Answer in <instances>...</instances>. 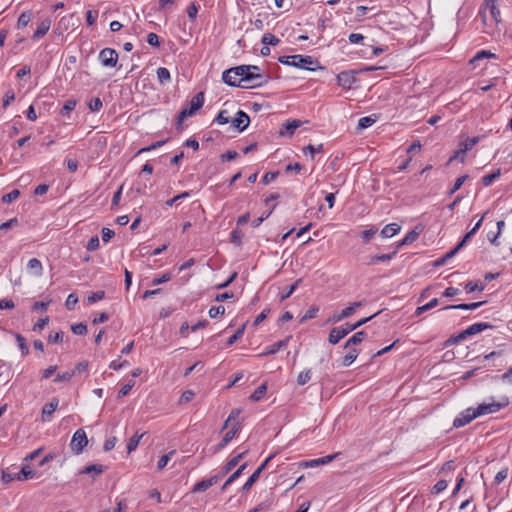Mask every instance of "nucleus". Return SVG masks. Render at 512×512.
<instances>
[{"instance_id": "f257e3e1", "label": "nucleus", "mask_w": 512, "mask_h": 512, "mask_svg": "<svg viewBox=\"0 0 512 512\" xmlns=\"http://www.w3.org/2000/svg\"><path fill=\"white\" fill-rule=\"evenodd\" d=\"M203 104V92H199L195 96H193L192 99L186 104V106L183 107L179 112L175 123L176 129L180 130L182 128V123L184 122V120L188 117L194 116L197 113V111L203 106Z\"/></svg>"}, {"instance_id": "f03ea898", "label": "nucleus", "mask_w": 512, "mask_h": 512, "mask_svg": "<svg viewBox=\"0 0 512 512\" xmlns=\"http://www.w3.org/2000/svg\"><path fill=\"white\" fill-rule=\"evenodd\" d=\"M247 71H249L247 65H241L230 69H226V85L249 88L247 83H245L244 79V76H246Z\"/></svg>"}, {"instance_id": "7ed1b4c3", "label": "nucleus", "mask_w": 512, "mask_h": 512, "mask_svg": "<svg viewBox=\"0 0 512 512\" xmlns=\"http://www.w3.org/2000/svg\"><path fill=\"white\" fill-rule=\"evenodd\" d=\"M509 399L507 397H502L500 401L496 402L492 400L489 403H482L478 405L477 408H474V412L476 417L487 415L491 413L498 412L499 410L507 407L509 405Z\"/></svg>"}, {"instance_id": "20e7f679", "label": "nucleus", "mask_w": 512, "mask_h": 512, "mask_svg": "<svg viewBox=\"0 0 512 512\" xmlns=\"http://www.w3.org/2000/svg\"><path fill=\"white\" fill-rule=\"evenodd\" d=\"M249 71L246 72V76H244L245 83L249 86V88L261 87L266 85L269 81L268 76H263L259 73V67L254 65H247Z\"/></svg>"}, {"instance_id": "39448f33", "label": "nucleus", "mask_w": 512, "mask_h": 512, "mask_svg": "<svg viewBox=\"0 0 512 512\" xmlns=\"http://www.w3.org/2000/svg\"><path fill=\"white\" fill-rule=\"evenodd\" d=\"M493 326L488 323H474L467 327L465 330H463L461 333H459L455 338H452L451 341L454 343L460 342L464 339H466L468 336H472L475 334H478L486 329H490Z\"/></svg>"}, {"instance_id": "423d86ee", "label": "nucleus", "mask_w": 512, "mask_h": 512, "mask_svg": "<svg viewBox=\"0 0 512 512\" xmlns=\"http://www.w3.org/2000/svg\"><path fill=\"white\" fill-rule=\"evenodd\" d=\"M88 444L86 433L83 429H78L72 437L70 442L71 450L74 454L79 455L83 452L85 446Z\"/></svg>"}, {"instance_id": "0eeeda50", "label": "nucleus", "mask_w": 512, "mask_h": 512, "mask_svg": "<svg viewBox=\"0 0 512 512\" xmlns=\"http://www.w3.org/2000/svg\"><path fill=\"white\" fill-rule=\"evenodd\" d=\"M352 331L353 327L349 323H345L340 327H334L329 333V342L335 345Z\"/></svg>"}, {"instance_id": "6e6552de", "label": "nucleus", "mask_w": 512, "mask_h": 512, "mask_svg": "<svg viewBox=\"0 0 512 512\" xmlns=\"http://www.w3.org/2000/svg\"><path fill=\"white\" fill-rule=\"evenodd\" d=\"M99 60L105 67H115L118 61V53L112 48H104L99 53Z\"/></svg>"}, {"instance_id": "1a4fd4ad", "label": "nucleus", "mask_w": 512, "mask_h": 512, "mask_svg": "<svg viewBox=\"0 0 512 512\" xmlns=\"http://www.w3.org/2000/svg\"><path fill=\"white\" fill-rule=\"evenodd\" d=\"M249 123V116L244 111L239 110L236 117L231 120V127L237 132H242L248 127Z\"/></svg>"}, {"instance_id": "9d476101", "label": "nucleus", "mask_w": 512, "mask_h": 512, "mask_svg": "<svg viewBox=\"0 0 512 512\" xmlns=\"http://www.w3.org/2000/svg\"><path fill=\"white\" fill-rule=\"evenodd\" d=\"M476 414L474 412V408L470 407L464 410L458 417H456L453 421V426L456 428L463 427L469 424L472 420H474Z\"/></svg>"}, {"instance_id": "9b49d317", "label": "nucleus", "mask_w": 512, "mask_h": 512, "mask_svg": "<svg viewBox=\"0 0 512 512\" xmlns=\"http://www.w3.org/2000/svg\"><path fill=\"white\" fill-rule=\"evenodd\" d=\"M290 63H291V66H294L297 68L313 70V68H311L310 66L315 64V61L311 56L292 55Z\"/></svg>"}, {"instance_id": "f8f14e48", "label": "nucleus", "mask_w": 512, "mask_h": 512, "mask_svg": "<svg viewBox=\"0 0 512 512\" xmlns=\"http://www.w3.org/2000/svg\"><path fill=\"white\" fill-rule=\"evenodd\" d=\"M355 81L356 78L352 72L343 71L337 75V83L344 89H350Z\"/></svg>"}, {"instance_id": "ddd939ff", "label": "nucleus", "mask_w": 512, "mask_h": 512, "mask_svg": "<svg viewBox=\"0 0 512 512\" xmlns=\"http://www.w3.org/2000/svg\"><path fill=\"white\" fill-rule=\"evenodd\" d=\"M291 339V336L286 337L283 340H280L278 342H275L272 345L267 346L264 351L260 354V356H268V355H274L281 349L285 348L288 345L289 340Z\"/></svg>"}, {"instance_id": "4468645a", "label": "nucleus", "mask_w": 512, "mask_h": 512, "mask_svg": "<svg viewBox=\"0 0 512 512\" xmlns=\"http://www.w3.org/2000/svg\"><path fill=\"white\" fill-rule=\"evenodd\" d=\"M272 455L269 456L255 471L254 473L249 477V479L245 482V484L243 485L242 489L243 490H249L252 485L257 481V479L259 478L261 472L265 469L266 465L268 464V462L272 459Z\"/></svg>"}, {"instance_id": "2eb2a0df", "label": "nucleus", "mask_w": 512, "mask_h": 512, "mask_svg": "<svg viewBox=\"0 0 512 512\" xmlns=\"http://www.w3.org/2000/svg\"><path fill=\"white\" fill-rule=\"evenodd\" d=\"M218 480H219V476L218 475H215V476H212V477H210L208 479L202 480V481L196 483L193 486L192 492H194V493L205 492L211 486L216 484L218 482Z\"/></svg>"}, {"instance_id": "dca6fc26", "label": "nucleus", "mask_w": 512, "mask_h": 512, "mask_svg": "<svg viewBox=\"0 0 512 512\" xmlns=\"http://www.w3.org/2000/svg\"><path fill=\"white\" fill-rule=\"evenodd\" d=\"M105 470V466L101 465V464H92V465H88L84 468H82L80 471H79V474L83 475V474H86V475H90L92 478H95L97 476H99L100 474H102Z\"/></svg>"}, {"instance_id": "f3484780", "label": "nucleus", "mask_w": 512, "mask_h": 512, "mask_svg": "<svg viewBox=\"0 0 512 512\" xmlns=\"http://www.w3.org/2000/svg\"><path fill=\"white\" fill-rule=\"evenodd\" d=\"M59 405V399L53 398L49 403H46L42 409L43 421L49 420Z\"/></svg>"}, {"instance_id": "a211bd4d", "label": "nucleus", "mask_w": 512, "mask_h": 512, "mask_svg": "<svg viewBox=\"0 0 512 512\" xmlns=\"http://www.w3.org/2000/svg\"><path fill=\"white\" fill-rule=\"evenodd\" d=\"M51 20L49 18L44 19L37 27L36 31L32 35V39L38 40L42 38L50 29Z\"/></svg>"}, {"instance_id": "6ab92c4d", "label": "nucleus", "mask_w": 512, "mask_h": 512, "mask_svg": "<svg viewBox=\"0 0 512 512\" xmlns=\"http://www.w3.org/2000/svg\"><path fill=\"white\" fill-rule=\"evenodd\" d=\"M478 142H479V137H472V138H468L465 141L460 143V145H459L460 152H462L461 162H464L465 154L468 151H470Z\"/></svg>"}, {"instance_id": "aec40b11", "label": "nucleus", "mask_w": 512, "mask_h": 512, "mask_svg": "<svg viewBox=\"0 0 512 512\" xmlns=\"http://www.w3.org/2000/svg\"><path fill=\"white\" fill-rule=\"evenodd\" d=\"M301 124L302 123L300 120L288 121L282 125L280 134L291 136L295 132V130L301 126Z\"/></svg>"}, {"instance_id": "412c9836", "label": "nucleus", "mask_w": 512, "mask_h": 512, "mask_svg": "<svg viewBox=\"0 0 512 512\" xmlns=\"http://www.w3.org/2000/svg\"><path fill=\"white\" fill-rule=\"evenodd\" d=\"M401 227L397 223H390L386 225L380 232L383 238H391L400 231Z\"/></svg>"}, {"instance_id": "4be33fe9", "label": "nucleus", "mask_w": 512, "mask_h": 512, "mask_svg": "<svg viewBox=\"0 0 512 512\" xmlns=\"http://www.w3.org/2000/svg\"><path fill=\"white\" fill-rule=\"evenodd\" d=\"M336 456H337V454H333V455H328V456H325V457H322V458L309 460V461H306L304 463V465L306 467H316V466H319V465L328 464L332 460H334L336 458Z\"/></svg>"}, {"instance_id": "5701e85b", "label": "nucleus", "mask_w": 512, "mask_h": 512, "mask_svg": "<svg viewBox=\"0 0 512 512\" xmlns=\"http://www.w3.org/2000/svg\"><path fill=\"white\" fill-rule=\"evenodd\" d=\"M397 254V249H395L392 253L390 254H381V255H374V256H371L369 261H368V265H374V264H377L379 262H388L390 261L391 259H393V257Z\"/></svg>"}, {"instance_id": "b1692460", "label": "nucleus", "mask_w": 512, "mask_h": 512, "mask_svg": "<svg viewBox=\"0 0 512 512\" xmlns=\"http://www.w3.org/2000/svg\"><path fill=\"white\" fill-rule=\"evenodd\" d=\"M247 453V450H242L238 452L236 455L232 456L227 462H226V473L235 468L240 460L243 458V456Z\"/></svg>"}, {"instance_id": "393cba45", "label": "nucleus", "mask_w": 512, "mask_h": 512, "mask_svg": "<svg viewBox=\"0 0 512 512\" xmlns=\"http://www.w3.org/2000/svg\"><path fill=\"white\" fill-rule=\"evenodd\" d=\"M28 269L35 275V276H41L42 275V264L40 260L37 258H32L28 261L27 264Z\"/></svg>"}, {"instance_id": "a878e982", "label": "nucleus", "mask_w": 512, "mask_h": 512, "mask_svg": "<svg viewBox=\"0 0 512 512\" xmlns=\"http://www.w3.org/2000/svg\"><path fill=\"white\" fill-rule=\"evenodd\" d=\"M244 417L242 416L241 409H234L230 412L228 418H226V429H228L229 425L235 423L237 421L243 422Z\"/></svg>"}, {"instance_id": "bb28decb", "label": "nucleus", "mask_w": 512, "mask_h": 512, "mask_svg": "<svg viewBox=\"0 0 512 512\" xmlns=\"http://www.w3.org/2000/svg\"><path fill=\"white\" fill-rule=\"evenodd\" d=\"M17 480L24 481L28 479H32L35 475V472L28 466L24 465L19 472H17Z\"/></svg>"}, {"instance_id": "cd10ccee", "label": "nucleus", "mask_w": 512, "mask_h": 512, "mask_svg": "<svg viewBox=\"0 0 512 512\" xmlns=\"http://www.w3.org/2000/svg\"><path fill=\"white\" fill-rule=\"evenodd\" d=\"M358 355L359 351L356 348L350 349L349 352L342 358V366H350L356 360Z\"/></svg>"}, {"instance_id": "c85d7f7f", "label": "nucleus", "mask_w": 512, "mask_h": 512, "mask_svg": "<svg viewBox=\"0 0 512 512\" xmlns=\"http://www.w3.org/2000/svg\"><path fill=\"white\" fill-rule=\"evenodd\" d=\"M366 337V333L364 331L356 332L352 337H350L345 343V348L350 347L351 345L360 344L364 338Z\"/></svg>"}, {"instance_id": "c756f323", "label": "nucleus", "mask_w": 512, "mask_h": 512, "mask_svg": "<svg viewBox=\"0 0 512 512\" xmlns=\"http://www.w3.org/2000/svg\"><path fill=\"white\" fill-rule=\"evenodd\" d=\"M419 236V232L415 230L410 231L400 242L397 243L396 249L398 250L403 245L413 243Z\"/></svg>"}, {"instance_id": "7c9ffc66", "label": "nucleus", "mask_w": 512, "mask_h": 512, "mask_svg": "<svg viewBox=\"0 0 512 512\" xmlns=\"http://www.w3.org/2000/svg\"><path fill=\"white\" fill-rule=\"evenodd\" d=\"M229 430L226 432V444L232 440L241 428V421H237L229 425Z\"/></svg>"}, {"instance_id": "2f4dec72", "label": "nucleus", "mask_w": 512, "mask_h": 512, "mask_svg": "<svg viewBox=\"0 0 512 512\" xmlns=\"http://www.w3.org/2000/svg\"><path fill=\"white\" fill-rule=\"evenodd\" d=\"M245 327H246V323H243L236 331L234 334H232L231 336H229L226 340V346H231L233 345L239 338L242 337L243 333H244V330H245Z\"/></svg>"}, {"instance_id": "473e14b6", "label": "nucleus", "mask_w": 512, "mask_h": 512, "mask_svg": "<svg viewBox=\"0 0 512 512\" xmlns=\"http://www.w3.org/2000/svg\"><path fill=\"white\" fill-rule=\"evenodd\" d=\"M267 392V384L262 383L250 396V399L254 402H257L263 398V396Z\"/></svg>"}, {"instance_id": "72a5a7b5", "label": "nucleus", "mask_w": 512, "mask_h": 512, "mask_svg": "<svg viewBox=\"0 0 512 512\" xmlns=\"http://www.w3.org/2000/svg\"><path fill=\"white\" fill-rule=\"evenodd\" d=\"M16 341L18 343V347L21 351L22 356H26L29 353V347L27 345L26 339L19 333L15 334Z\"/></svg>"}, {"instance_id": "f704fd0d", "label": "nucleus", "mask_w": 512, "mask_h": 512, "mask_svg": "<svg viewBox=\"0 0 512 512\" xmlns=\"http://www.w3.org/2000/svg\"><path fill=\"white\" fill-rule=\"evenodd\" d=\"M501 175V170L497 169L493 173L485 175L482 177L481 181L484 186H490L495 180H497Z\"/></svg>"}, {"instance_id": "c9c22d12", "label": "nucleus", "mask_w": 512, "mask_h": 512, "mask_svg": "<svg viewBox=\"0 0 512 512\" xmlns=\"http://www.w3.org/2000/svg\"><path fill=\"white\" fill-rule=\"evenodd\" d=\"M144 434H138L136 433L135 435H133L129 440H128V443H127V452L128 453H131L133 452L137 446L139 445V442L141 440V438L143 437Z\"/></svg>"}, {"instance_id": "e433bc0d", "label": "nucleus", "mask_w": 512, "mask_h": 512, "mask_svg": "<svg viewBox=\"0 0 512 512\" xmlns=\"http://www.w3.org/2000/svg\"><path fill=\"white\" fill-rule=\"evenodd\" d=\"M438 305V299L437 298H433L430 302H428L427 304L423 305V306H420V307H417L416 310H415V316H420L422 313L436 307Z\"/></svg>"}, {"instance_id": "4c0bfd02", "label": "nucleus", "mask_w": 512, "mask_h": 512, "mask_svg": "<svg viewBox=\"0 0 512 512\" xmlns=\"http://www.w3.org/2000/svg\"><path fill=\"white\" fill-rule=\"evenodd\" d=\"M157 77L160 84H165L166 82H169L171 79L170 72L165 67H159L157 69Z\"/></svg>"}, {"instance_id": "58836bf2", "label": "nucleus", "mask_w": 512, "mask_h": 512, "mask_svg": "<svg viewBox=\"0 0 512 512\" xmlns=\"http://www.w3.org/2000/svg\"><path fill=\"white\" fill-rule=\"evenodd\" d=\"M362 305H363L362 301L351 303L348 307H346L345 309H343L341 311L342 316H345V318L350 317L351 315H353L355 313L356 309L361 307Z\"/></svg>"}, {"instance_id": "ea45409f", "label": "nucleus", "mask_w": 512, "mask_h": 512, "mask_svg": "<svg viewBox=\"0 0 512 512\" xmlns=\"http://www.w3.org/2000/svg\"><path fill=\"white\" fill-rule=\"evenodd\" d=\"M484 58H497V56L489 50H481L470 60V63H475Z\"/></svg>"}, {"instance_id": "a19ab883", "label": "nucleus", "mask_w": 512, "mask_h": 512, "mask_svg": "<svg viewBox=\"0 0 512 512\" xmlns=\"http://www.w3.org/2000/svg\"><path fill=\"white\" fill-rule=\"evenodd\" d=\"M75 375V371H66L63 373H58L56 377L53 379V382H70L72 377Z\"/></svg>"}, {"instance_id": "79ce46f5", "label": "nucleus", "mask_w": 512, "mask_h": 512, "mask_svg": "<svg viewBox=\"0 0 512 512\" xmlns=\"http://www.w3.org/2000/svg\"><path fill=\"white\" fill-rule=\"evenodd\" d=\"M376 122V119L372 116H366L362 117L358 121V128L359 129H366L370 126H372Z\"/></svg>"}, {"instance_id": "37998d69", "label": "nucleus", "mask_w": 512, "mask_h": 512, "mask_svg": "<svg viewBox=\"0 0 512 512\" xmlns=\"http://www.w3.org/2000/svg\"><path fill=\"white\" fill-rule=\"evenodd\" d=\"M280 42V40L273 34L271 33H265L262 37V43L264 45H272V46H276L278 43Z\"/></svg>"}, {"instance_id": "c03bdc74", "label": "nucleus", "mask_w": 512, "mask_h": 512, "mask_svg": "<svg viewBox=\"0 0 512 512\" xmlns=\"http://www.w3.org/2000/svg\"><path fill=\"white\" fill-rule=\"evenodd\" d=\"M31 20V13L30 12H23L17 21V27L18 28H24L28 25V23Z\"/></svg>"}, {"instance_id": "a18cd8bd", "label": "nucleus", "mask_w": 512, "mask_h": 512, "mask_svg": "<svg viewBox=\"0 0 512 512\" xmlns=\"http://www.w3.org/2000/svg\"><path fill=\"white\" fill-rule=\"evenodd\" d=\"M311 379V370L307 369L299 373L297 377V383L299 385H305Z\"/></svg>"}, {"instance_id": "49530a36", "label": "nucleus", "mask_w": 512, "mask_h": 512, "mask_svg": "<svg viewBox=\"0 0 512 512\" xmlns=\"http://www.w3.org/2000/svg\"><path fill=\"white\" fill-rule=\"evenodd\" d=\"M75 107H76V101L75 100H67L64 103V105H63V107L61 109V114L63 116L69 115V113L71 111H73L75 109Z\"/></svg>"}, {"instance_id": "de8ad7c7", "label": "nucleus", "mask_w": 512, "mask_h": 512, "mask_svg": "<svg viewBox=\"0 0 512 512\" xmlns=\"http://www.w3.org/2000/svg\"><path fill=\"white\" fill-rule=\"evenodd\" d=\"M464 288L467 293H472L476 290L483 291L485 286L483 284H478L477 282L470 281V282L466 283Z\"/></svg>"}, {"instance_id": "09e8293b", "label": "nucleus", "mask_w": 512, "mask_h": 512, "mask_svg": "<svg viewBox=\"0 0 512 512\" xmlns=\"http://www.w3.org/2000/svg\"><path fill=\"white\" fill-rule=\"evenodd\" d=\"M319 311V308L316 307V306H312L310 307L306 312L305 314L303 315V317L301 318V322H305L309 319H313L317 316V313Z\"/></svg>"}, {"instance_id": "8fccbe9b", "label": "nucleus", "mask_w": 512, "mask_h": 512, "mask_svg": "<svg viewBox=\"0 0 512 512\" xmlns=\"http://www.w3.org/2000/svg\"><path fill=\"white\" fill-rule=\"evenodd\" d=\"M102 105V101L98 97L92 98L88 103L89 109L92 112H98L102 108Z\"/></svg>"}, {"instance_id": "3c124183", "label": "nucleus", "mask_w": 512, "mask_h": 512, "mask_svg": "<svg viewBox=\"0 0 512 512\" xmlns=\"http://www.w3.org/2000/svg\"><path fill=\"white\" fill-rule=\"evenodd\" d=\"M104 296H105V291L101 290V291L93 292L88 296V302L90 304L96 303L97 301L102 300L104 298Z\"/></svg>"}, {"instance_id": "603ef678", "label": "nucleus", "mask_w": 512, "mask_h": 512, "mask_svg": "<svg viewBox=\"0 0 512 512\" xmlns=\"http://www.w3.org/2000/svg\"><path fill=\"white\" fill-rule=\"evenodd\" d=\"M20 195L19 190L14 189L10 193L3 195L2 202L4 203H10L13 200H16Z\"/></svg>"}, {"instance_id": "864d4df0", "label": "nucleus", "mask_w": 512, "mask_h": 512, "mask_svg": "<svg viewBox=\"0 0 512 512\" xmlns=\"http://www.w3.org/2000/svg\"><path fill=\"white\" fill-rule=\"evenodd\" d=\"M467 178H468V175H463V176L458 177L456 179L453 187L449 191V194H454L457 190H459Z\"/></svg>"}, {"instance_id": "5fc2aeb1", "label": "nucleus", "mask_w": 512, "mask_h": 512, "mask_svg": "<svg viewBox=\"0 0 512 512\" xmlns=\"http://www.w3.org/2000/svg\"><path fill=\"white\" fill-rule=\"evenodd\" d=\"M71 330L76 335H84L87 332V326L84 323H78L72 325Z\"/></svg>"}, {"instance_id": "6e6d98bb", "label": "nucleus", "mask_w": 512, "mask_h": 512, "mask_svg": "<svg viewBox=\"0 0 512 512\" xmlns=\"http://www.w3.org/2000/svg\"><path fill=\"white\" fill-rule=\"evenodd\" d=\"M448 486L446 480H439L432 488V493L439 494L443 492Z\"/></svg>"}, {"instance_id": "4d7b16f0", "label": "nucleus", "mask_w": 512, "mask_h": 512, "mask_svg": "<svg viewBox=\"0 0 512 512\" xmlns=\"http://www.w3.org/2000/svg\"><path fill=\"white\" fill-rule=\"evenodd\" d=\"M135 385L134 380H130L127 384H125L118 392V397H124L129 394L133 386Z\"/></svg>"}, {"instance_id": "13d9d810", "label": "nucleus", "mask_w": 512, "mask_h": 512, "mask_svg": "<svg viewBox=\"0 0 512 512\" xmlns=\"http://www.w3.org/2000/svg\"><path fill=\"white\" fill-rule=\"evenodd\" d=\"M173 454H174V451H171V452H169V453H167V454L163 455V456L159 459V461H158V463H157V468H158L159 470H162V469H163V468L168 464V462H169V460L171 459V456H172Z\"/></svg>"}, {"instance_id": "bf43d9fd", "label": "nucleus", "mask_w": 512, "mask_h": 512, "mask_svg": "<svg viewBox=\"0 0 512 512\" xmlns=\"http://www.w3.org/2000/svg\"><path fill=\"white\" fill-rule=\"evenodd\" d=\"M377 233V228L375 227H372L370 229H367V230H364L362 233H361V236L362 238L364 239V241L367 243L371 240V238L374 237V235Z\"/></svg>"}, {"instance_id": "052dcab7", "label": "nucleus", "mask_w": 512, "mask_h": 512, "mask_svg": "<svg viewBox=\"0 0 512 512\" xmlns=\"http://www.w3.org/2000/svg\"><path fill=\"white\" fill-rule=\"evenodd\" d=\"M15 99V93L13 90H9L5 93L3 98V108H7L8 105H10L11 102H13Z\"/></svg>"}, {"instance_id": "680f3d73", "label": "nucleus", "mask_w": 512, "mask_h": 512, "mask_svg": "<svg viewBox=\"0 0 512 512\" xmlns=\"http://www.w3.org/2000/svg\"><path fill=\"white\" fill-rule=\"evenodd\" d=\"M77 302H78V297L75 294L71 293L68 295V297L66 299L65 306L67 307V309L71 310L75 307Z\"/></svg>"}, {"instance_id": "e2e57ef3", "label": "nucleus", "mask_w": 512, "mask_h": 512, "mask_svg": "<svg viewBox=\"0 0 512 512\" xmlns=\"http://www.w3.org/2000/svg\"><path fill=\"white\" fill-rule=\"evenodd\" d=\"M243 235L244 234L240 230L236 229V230L232 231L230 240L232 243H234L235 245L238 246L241 244V239H242Z\"/></svg>"}, {"instance_id": "0e129e2a", "label": "nucleus", "mask_w": 512, "mask_h": 512, "mask_svg": "<svg viewBox=\"0 0 512 512\" xmlns=\"http://www.w3.org/2000/svg\"><path fill=\"white\" fill-rule=\"evenodd\" d=\"M99 247V238L98 236H93L89 239L88 243H87V250L88 251H95L97 250Z\"/></svg>"}, {"instance_id": "69168bd1", "label": "nucleus", "mask_w": 512, "mask_h": 512, "mask_svg": "<svg viewBox=\"0 0 512 512\" xmlns=\"http://www.w3.org/2000/svg\"><path fill=\"white\" fill-rule=\"evenodd\" d=\"M17 473H11L9 471H2V480L4 483H10L13 480H17Z\"/></svg>"}, {"instance_id": "338daca9", "label": "nucleus", "mask_w": 512, "mask_h": 512, "mask_svg": "<svg viewBox=\"0 0 512 512\" xmlns=\"http://www.w3.org/2000/svg\"><path fill=\"white\" fill-rule=\"evenodd\" d=\"M117 443V438L116 437H109L108 439H106L105 443H104V446H103V449L104 451L108 452L110 450H112L115 445Z\"/></svg>"}, {"instance_id": "774afa93", "label": "nucleus", "mask_w": 512, "mask_h": 512, "mask_svg": "<svg viewBox=\"0 0 512 512\" xmlns=\"http://www.w3.org/2000/svg\"><path fill=\"white\" fill-rule=\"evenodd\" d=\"M147 42L149 45L158 47L160 45L159 37L157 34L151 32L147 35Z\"/></svg>"}]
</instances>
